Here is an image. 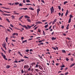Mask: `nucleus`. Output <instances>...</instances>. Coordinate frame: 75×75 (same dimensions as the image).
I'll return each mask as SVG.
<instances>
[{
	"instance_id": "1",
	"label": "nucleus",
	"mask_w": 75,
	"mask_h": 75,
	"mask_svg": "<svg viewBox=\"0 0 75 75\" xmlns=\"http://www.w3.org/2000/svg\"><path fill=\"white\" fill-rule=\"evenodd\" d=\"M19 25H21L22 27H25V28H26V30H27L28 29H30V28H31V26L29 25H27V27L25 25H23L21 23H20Z\"/></svg>"
},
{
	"instance_id": "2",
	"label": "nucleus",
	"mask_w": 75,
	"mask_h": 75,
	"mask_svg": "<svg viewBox=\"0 0 75 75\" xmlns=\"http://www.w3.org/2000/svg\"><path fill=\"white\" fill-rule=\"evenodd\" d=\"M30 67L28 69V71H32V72H34V69L32 68V66H30Z\"/></svg>"
},
{
	"instance_id": "3",
	"label": "nucleus",
	"mask_w": 75,
	"mask_h": 75,
	"mask_svg": "<svg viewBox=\"0 0 75 75\" xmlns=\"http://www.w3.org/2000/svg\"><path fill=\"white\" fill-rule=\"evenodd\" d=\"M50 9L51 11V14L52 13H54V6H52V8H50Z\"/></svg>"
},
{
	"instance_id": "4",
	"label": "nucleus",
	"mask_w": 75,
	"mask_h": 75,
	"mask_svg": "<svg viewBox=\"0 0 75 75\" xmlns=\"http://www.w3.org/2000/svg\"><path fill=\"white\" fill-rule=\"evenodd\" d=\"M44 41L43 40H39V45H44V43L43 42H42Z\"/></svg>"
},
{
	"instance_id": "5",
	"label": "nucleus",
	"mask_w": 75,
	"mask_h": 75,
	"mask_svg": "<svg viewBox=\"0 0 75 75\" xmlns=\"http://www.w3.org/2000/svg\"><path fill=\"white\" fill-rule=\"evenodd\" d=\"M2 56L3 57V58L4 59H5L6 58V55H5V54H3V53H1Z\"/></svg>"
},
{
	"instance_id": "6",
	"label": "nucleus",
	"mask_w": 75,
	"mask_h": 75,
	"mask_svg": "<svg viewBox=\"0 0 75 75\" xmlns=\"http://www.w3.org/2000/svg\"><path fill=\"white\" fill-rule=\"evenodd\" d=\"M28 68H29V66H28V65H25L24 66V68H25V69H27V68L28 69Z\"/></svg>"
},
{
	"instance_id": "7",
	"label": "nucleus",
	"mask_w": 75,
	"mask_h": 75,
	"mask_svg": "<svg viewBox=\"0 0 75 75\" xmlns=\"http://www.w3.org/2000/svg\"><path fill=\"white\" fill-rule=\"evenodd\" d=\"M40 9L39 8H38L37 10V13L38 15V14H39V12L40 11Z\"/></svg>"
},
{
	"instance_id": "8",
	"label": "nucleus",
	"mask_w": 75,
	"mask_h": 75,
	"mask_svg": "<svg viewBox=\"0 0 75 75\" xmlns=\"http://www.w3.org/2000/svg\"><path fill=\"white\" fill-rule=\"evenodd\" d=\"M16 35H18V33H13L12 34V35H13V36H14Z\"/></svg>"
},
{
	"instance_id": "9",
	"label": "nucleus",
	"mask_w": 75,
	"mask_h": 75,
	"mask_svg": "<svg viewBox=\"0 0 75 75\" xmlns=\"http://www.w3.org/2000/svg\"><path fill=\"white\" fill-rule=\"evenodd\" d=\"M33 52V49L30 50H29V52H30V54H32L33 53H31V52Z\"/></svg>"
},
{
	"instance_id": "10",
	"label": "nucleus",
	"mask_w": 75,
	"mask_h": 75,
	"mask_svg": "<svg viewBox=\"0 0 75 75\" xmlns=\"http://www.w3.org/2000/svg\"><path fill=\"white\" fill-rule=\"evenodd\" d=\"M75 65V63H74L73 64H72L71 65H70V68H72L73 66H74Z\"/></svg>"
},
{
	"instance_id": "11",
	"label": "nucleus",
	"mask_w": 75,
	"mask_h": 75,
	"mask_svg": "<svg viewBox=\"0 0 75 75\" xmlns=\"http://www.w3.org/2000/svg\"><path fill=\"white\" fill-rule=\"evenodd\" d=\"M13 13L15 14H17V15H19L20 13H16V11H15L13 12Z\"/></svg>"
},
{
	"instance_id": "12",
	"label": "nucleus",
	"mask_w": 75,
	"mask_h": 75,
	"mask_svg": "<svg viewBox=\"0 0 75 75\" xmlns=\"http://www.w3.org/2000/svg\"><path fill=\"white\" fill-rule=\"evenodd\" d=\"M6 44L5 43H4V44H2V45L3 47H6Z\"/></svg>"
},
{
	"instance_id": "13",
	"label": "nucleus",
	"mask_w": 75,
	"mask_h": 75,
	"mask_svg": "<svg viewBox=\"0 0 75 75\" xmlns=\"http://www.w3.org/2000/svg\"><path fill=\"white\" fill-rule=\"evenodd\" d=\"M68 10H67V11L66 13L65 14V16H66V17H67V15H68Z\"/></svg>"
},
{
	"instance_id": "14",
	"label": "nucleus",
	"mask_w": 75,
	"mask_h": 75,
	"mask_svg": "<svg viewBox=\"0 0 75 75\" xmlns=\"http://www.w3.org/2000/svg\"><path fill=\"white\" fill-rule=\"evenodd\" d=\"M42 23L41 22V21H38L36 22V24H42Z\"/></svg>"
},
{
	"instance_id": "15",
	"label": "nucleus",
	"mask_w": 75,
	"mask_h": 75,
	"mask_svg": "<svg viewBox=\"0 0 75 75\" xmlns=\"http://www.w3.org/2000/svg\"><path fill=\"white\" fill-rule=\"evenodd\" d=\"M39 68L40 69H43V68L41 67V66L39 65Z\"/></svg>"
},
{
	"instance_id": "16",
	"label": "nucleus",
	"mask_w": 75,
	"mask_h": 75,
	"mask_svg": "<svg viewBox=\"0 0 75 75\" xmlns=\"http://www.w3.org/2000/svg\"><path fill=\"white\" fill-rule=\"evenodd\" d=\"M22 42H23V43H24V42H26V43H27V40H25L24 41H22Z\"/></svg>"
},
{
	"instance_id": "17",
	"label": "nucleus",
	"mask_w": 75,
	"mask_h": 75,
	"mask_svg": "<svg viewBox=\"0 0 75 75\" xmlns=\"http://www.w3.org/2000/svg\"><path fill=\"white\" fill-rule=\"evenodd\" d=\"M52 40H55L57 39V38H54V37H53L52 38Z\"/></svg>"
},
{
	"instance_id": "18",
	"label": "nucleus",
	"mask_w": 75,
	"mask_h": 75,
	"mask_svg": "<svg viewBox=\"0 0 75 75\" xmlns=\"http://www.w3.org/2000/svg\"><path fill=\"white\" fill-rule=\"evenodd\" d=\"M26 20H27V21H28V22H29V23H31V20H30V19L28 18L26 19Z\"/></svg>"
},
{
	"instance_id": "19",
	"label": "nucleus",
	"mask_w": 75,
	"mask_h": 75,
	"mask_svg": "<svg viewBox=\"0 0 75 75\" xmlns=\"http://www.w3.org/2000/svg\"><path fill=\"white\" fill-rule=\"evenodd\" d=\"M69 24H68L67 28H66V29L67 30H68V29H69Z\"/></svg>"
},
{
	"instance_id": "20",
	"label": "nucleus",
	"mask_w": 75,
	"mask_h": 75,
	"mask_svg": "<svg viewBox=\"0 0 75 75\" xmlns=\"http://www.w3.org/2000/svg\"><path fill=\"white\" fill-rule=\"evenodd\" d=\"M18 53L19 54V55H21V57H23V56L22 54H21V52H18Z\"/></svg>"
},
{
	"instance_id": "21",
	"label": "nucleus",
	"mask_w": 75,
	"mask_h": 75,
	"mask_svg": "<svg viewBox=\"0 0 75 75\" xmlns=\"http://www.w3.org/2000/svg\"><path fill=\"white\" fill-rule=\"evenodd\" d=\"M69 18L70 19H71V18H72V17H73V16H72V15L71 14V15H69Z\"/></svg>"
},
{
	"instance_id": "22",
	"label": "nucleus",
	"mask_w": 75,
	"mask_h": 75,
	"mask_svg": "<svg viewBox=\"0 0 75 75\" xmlns=\"http://www.w3.org/2000/svg\"><path fill=\"white\" fill-rule=\"evenodd\" d=\"M25 18H30L29 16H25Z\"/></svg>"
},
{
	"instance_id": "23",
	"label": "nucleus",
	"mask_w": 75,
	"mask_h": 75,
	"mask_svg": "<svg viewBox=\"0 0 75 75\" xmlns=\"http://www.w3.org/2000/svg\"><path fill=\"white\" fill-rule=\"evenodd\" d=\"M6 68H10V65H7L6 67Z\"/></svg>"
},
{
	"instance_id": "24",
	"label": "nucleus",
	"mask_w": 75,
	"mask_h": 75,
	"mask_svg": "<svg viewBox=\"0 0 75 75\" xmlns=\"http://www.w3.org/2000/svg\"><path fill=\"white\" fill-rule=\"evenodd\" d=\"M24 17V16H21L19 18V20H21V19H22Z\"/></svg>"
},
{
	"instance_id": "25",
	"label": "nucleus",
	"mask_w": 75,
	"mask_h": 75,
	"mask_svg": "<svg viewBox=\"0 0 75 75\" xmlns=\"http://www.w3.org/2000/svg\"><path fill=\"white\" fill-rule=\"evenodd\" d=\"M3 11L5 12V13H11L10 12H8V11Z\"/></svg>"
},
{
	"instance_id": "26",
	"label": "nucleus",
	"mask_w": 75,
	"mask_h": 75,
	"mask_svg": "<svg viewBox=\"0 0 75 75\" xmlns=\"http://www.w3.org/2000/svg\"><path fill=\"white\" fill-rule=\"evenodd\" d=\"M71 19H70L69 18V20L68 21V23H71Z\"/></svg>"
},
{
	"instance_id": "27",
	"label": "nucleus",
	"mask_w": 75,
	"mask_h": 75,
	"mask_svg": "<svg viewBox=\"0 0 75 75\" xmlns=\"http://www.w3.org/2000/svg\"><path fill=\"white\" fill-rule=\"evenodd\" d=\"M26 1L27 3H30V0H26Z\"/></svg>"
},
{
	"instance_id": "28",
	"label": "nucleus",
	"mask_w": 75,
	"mask_h": 75,
	"mask_svg": "<svg viewBox=\"0 0 75 75\" xmlns=\"http://www.w3.org/2000/svg\"><path fill=\"white\" fill-rule=\"evenodd\" d=\"M48 24H47V25H46L45 26V28H47V27H48Z\"/></svg>"
},
{
	"instance_id": "29",
	"label": "nucleus",
	"mask_w": 75,
	"mask_h": 75,
	"mask_svg": "<svg viewBox=\"0 0 75 75\" xmlns=\"http://www.w3.org/2000/svg\"><path fill=\"white\" fill-rule=\"evenodd\" d=\"M35 71H36V72H39V70L37 69H35Z\"/></svg>"
},
{
	"instance_id": "30",
	"label": "nucleus",
	"mask_w": 75,
	"mask_h": 75,
	"mask_svg": "<svg viewBox=\"0 0 75 75\" xmlns=\"http://www.w3.org/2000/svg\"><path fill=\"white\" fill-rule=\"evenodd\" d=\"M6 20H7V21L8 22V23H10V20H9V19H6Z\"/></svg>"
},
{
	"instance_id": "31",
	"label": "nucleus",
	"mask_w": 75,
	"mask_h": 75,
	"mask_svg": "<svg viewBox=\"0 0 75 75\" xmlns=\"http://www.w3.org/2000/svg\"><path fill=\"white\" fill-rule=\"evenodd\" d=\"M8 40V37H6V42H7Z\"/></svg>"
},
{
	"instance_id": "32",
	"label": "nucleus",
	"mask_w": 75,
	"mask_h": 75,
	"mask_svg": "<svg viewBox=\"0 0 75 75\" xmlns=\"http://www.w3.org/2000/svg\"><path fill=\"white\" fill-rule=\"evenodd\" d=\"M11 17H12L13 19H14V18H15V16L13 15Z\"/></svg>"
},
{
	"instance_id": "33",
	"label": "nucleus",
	"mask_w": 75,
	"mask_h": 75,
	"mask_svg": "<svg viewBox=\"0 0 75 75\" xmlns=\"http://www.w3.org/2000/svg\"><path fill=\"white\" fill-rule=\"evenodd\" d=\"M64 67H65V65H62L61 67V68H64Z\"/></svg>"
},
{
	"instance_id": "34",
	"label": "nucleus",
	"mask_w": 75,
	"mask_h": 75,
	"mask_svg": "<svg viewBox=\"0 0 75 75\" xmlns=\"http://www.w3.org/2000/svg\"><path fill=\"white\" fill-rule=\"evenodd\" d=\"M58 7L59 9V10H61V6H58Z\"/></svg>"
},
{
	"instance_id": "35",
	"label": "nucleus",
	"mask_w": 75,
	"mask_h": 75,
	"mask_svg": "<svg viewBox=\"0 0 75 75\" xmlns=\"http://www.w3.org/2000/svg\"><path fill=\"white\" fill-rule=\"evenodd\" d=\"M15 4L16 5H18V4H19V2H16Z\"/></svg>"
},
{
	"instance_id": "36",
	"label": "nucleus",
	"mask_w": 75,
	"mask_h": 75,
	"mask_svg": "<svg viewBox=\"0 0 75 75\" xmlns=\"http://www.w3.org/2000/svg\"><path fill=\"white\" fill-rule=\"evenodd\" d=\"M68 3V1H65L64 2V5H65V4H66V3Z\"/></svg>"
},
{
	"instance_id": "37",
	"label": "nucleus",
	"mask_w": 75,
	"mask_h": 75,
	"mask_svg": "<svg viewBox=\"0 0 75 75\" xmlns=\"http://www.w3.org/2000/svg\"><path fill=\"white\" fill-rule=\"evenodd\" d=\"M41 38V37H38L37 38H36V39H37L38 40H40V39H38V38Z\"/></svg>"
},
{
	"instance_id": "38",
	"label": "nucleus",
	"mask_w": 75,
	"mask_h": 75,
	"mask_svg": "<svg viewBox=\"0 0 75 75\" xmlns=\"http://www.w3.org/2000/svg\"><path fill=\"white\" fill-rule=\"evenodd\" d=\"M66 61H69V59H68V58H66Z\"/></svg>"
},
{
	"instance_id": "39",
	"label": "nucleus",
	"mask_w": 75,
	"mask_h": 75,
	"mask_svg": "<svg viewBox=\"0 0 75 75\" xmlns=\"http://www.w3.org/2000/svg\"><path fill=\"white\" fill-rule=\"evenodd\" d=\"M57 21V19L56 18L54 20V22L55 23V22H56V21Z\"/></svg>"
},
{
	"instance_id": "40",
	"label": "nucleus",
	"mask_w": 75,
	"mask_h": 75,
	"mask_svg": "<svg viewBox=\"0 0 75 75\" xmlns=\"http://www.w3.org/2000/svg\"><path fill=\"white\" fill-rule=\"evenodd\" d=\"M1 8H4L5 9H6V7L1 6Z\"/></svg>"
},
{
	"instance_id": "41",
	"label": "nucleus",
	"mask_w": 75,
	"mask_h": 75,
	"mask_svg": "<svg viewBox=\"0 0 75 75\" xmlns=\"http://www.w3.org/2000/svg\"><path fill=\"white\" fill-rule=\"evenodd\" d=\"M25 51L26 52H29V50L28 49L26 50H25Z\"/></svg>"
},
{
	"instance_id": "42",
	"label": "nucleus",
	"mask_w": 75,
	"mask_h": 75,
	"mask_svg": "<svg viewBox=\"0 0 75 75\" xmlns=\"http://www.w3.org/2000/svg\"><path fill=\"white\" fill-rule=\"evenodd\" d=\"M62 52H64V53H66V52L65 51V50H62Z\"/></svg>"
},
{
	"instance_id": "43",
	"label": "nucleus",
	"mask_w": 75,
	"mask_h": 75,
	"mask_svg": "<svg viewBox=\"0 0 75 75\" xmlns=\"http://www.w3.org/2000/svg\"><path fill=\"white\" fill-rule=\"evenodd\" d=\"M29 9H30V10H34V8H29Z\"/></svg>"
},
{
	"instance_id": "44",
	"label": "nucleus",
	"mask_w": 75,
	"mask_h": 75,
	"mask_svg": "<svg viewBox=\"0 0 75 75\" xmlns=\"http://www.w3.org/2000/svg\"><path fill=\"white\" fill-rule=\"evenodd\" d=\"M52 48L53 50H57V48H56L55 47H52Z\"/></svg>"
},
{
	"instance_id": "45",
	"label": "nucleus",
	"mask_w": 75,
	"mask_h": 75,
	"mask_svg": "<svg viewBox=\"0 0 75 75\" xmlns=\"http://www.w3.org/2000/svg\"><path fill=\"white\" fill-rule=\"evenodd\" d=\"M43 35H45V32L44 31H43Z\"/></svg>"
},
{
	"instance_id": "46",
	"label": "nucleus",
	"mask_w": 75,
	"mask_h": 75,
	"mask_svg": "<svg viewBox=\"0 0 75 75\" xmlns=\"http://www.w3.org/2000/svg\"><path fill=\"white\" fill-rule=\"evenodd\" d=\"M21 62H24V59H21Z\"/></svg>"
},
{
	"instance_id": "47",
	"label": "nucleus",
	"mask_w": 75,
	"mask_h": 75,
	"mask_svg": "<svg viewBox=\"0 0 75 75\" xmlns=\"http://www.w3.org/2000/svg\"><path fill=\"white\" fill-rule=\"evenodd\" d=\"M26 6H28V5H31V6H32V4H26Z\"/></svg>"
},
{
	"instance_id": "48",
	"label": "nucleus",
	"mask_w": 75,
	"mask_h": 75,
	"mask_svg": "<svg viewBox=\"0 0 75 75\" xmlns=\"http://www.w3.org/2000/svg\"><path fill=\"white\" fill-rule=\"evenodd\" d=\"M41 1L42 2H43V3H45V2L44 1V0H41Z\"/></svg>"
},
{
	"instance_id": "49",
	"label": "nucleus",
	"mask_w": 75,
	"mask_h": 75,
	"mask_svg": "<svg viewBox=\"0 0 75 75\" xmlns=\"http://www.w3.org/2000/svg\"><path fill=\"white\" fill-rule=\"evenodd\" d=\"M35 68H38V64H37L35 66Z\"/></svg>"
},
{
	"instance_id": "50",
	"label": "nucleus",
	"mask_w": 75,
	"mask_h": 75,
	"mask_svg": "<svg viewBox=\"0 0 75 75\" xmlns=\"http://www.w3.org/2000/svg\"><path fill=\"white\" fill-rule=\"evenodd\" d=\"M68 74V72H67V73H66L65 74V75H67Z\"/></svg>"
},
{
	"instance_id": "51",
	"label": "nucleus",
	"mask_w": 75,
	"mask_h": 75,
	"mask_svg": "<svg viewBox=\"0 0 75 75\" xmlns=\"http://www.w3.org/2000/svg\"><path fill=\"white\" fill-rule=\"evenodd\" d=\"M11 50H8L9 53H10V52H11Z\"/></svg>"
},
{
	"instance_id": "52",
	"label": "nucleus",
	"mask_w": 75,
	"mask_h": 75,
	"mask_svg": "<svg viewBox=\"0 0 75 75\" xmlns=\"http://www.w3.org/2000/svg\"><path fill=\"white\" fill-rule=\"evenodd\" d=\"M14 63L15 62L16 63H18V62L17 60H15V61H14Z\"/></svg>"
},
{
	"instance_id": "53",
	"label": "nucleus",
	"mask_w": 75,
	"mask_h": 75,
	"mask_svg": "<svg viewBox=\"0 0 75 75\" xmlns=\"http://www.w3.org/2000/svg\"><path fill=\"white\" fill-rule=\"evenodd\" d=\"M24 58H27V59H28V57H27L26 56H25Z\"/></svg>"
},
{
	"instance_id": "54",
	"label": "nucleus",
	"mask_w": 75,
	"mask_h": 75,
	"mask_svg": "<svg viewBox=\"0 0 75 75\" xmlns=\"http://www.w3.org/2000/svg\"><path fill=\"white\" fill-rule=\"evenodd\" d=\"M19 6H23V5L21 3L19 4Z\"/></svg>"
},
{
	"instance_id": "55",
	"label": "nucleus",
	"mask_w": 75,
	"mask_h": 75,
	"mask_svg": "<svg viewBox=\"0 0 75 75\" xmlns=\"http://www.w3.org/2000/svg\"><path fill=\"white\" fill-rule=\"evenodd\" d=\"M62 29H64V26H62Z\"/></svg>"
},
{
	"instance_id": "56",
	"label": "nucleus",
	"mask_w": 75,
	"mask_h": 75,
	"mask_svg": "<svg viewBox=\"0 0 75 75\" xmlns=\"http://www.w3.org/2000/svg\"><path fill=\"white\" fill-rule=\"evenodd\" d=\"M22 74H23V73L24 72V71H23V70H22L21 71Z\"/></svg>"
},
{
	"instance_id": "57",
	"label": "nucleus",
	"mask_w": 75,
	"mask_h": 75,
	"mask_svg": "<svg viewBox=\"0 0 75 75\" xmlns=\"http://www.w3.org/2000/svg\"><path fill=\"white\" fill-rule=\"evenodd\" d=\"M67 69H68V67H67L65 69V70L64 71H67Z\"/></svg>"
},
{
	"instance_id": "58",
	"label": "nucleus",
	"mask_w": 75,
	"mask_h": 75,
	"mask_svg": "<svg viewBox=\"0 0 75 75\" xmlns=\"http://www.w3.org/2000/svg\"><path fill=\"white\" fill-rule=\"evenodd\" d=\"M7 14L4 13H3L2 14L3 15V16H6V14Z\"/></svg>"
},
{
	"instance_id": "59",
	"label": "nucleus",
	"mask_w": 75,
	"mask_h": 75,
	"mask_svg": "<svg viewBox=\"0 0 75 75\" xmlns=\"http://www.w3.org/2000/svg\"><path fill=\"white\" fill-rule=\"evenodd\" d=\"M6 16H10V14H6Z\"/></svg>"
},
{
	"instance_id": "60",
	"label": "nucleus",
	"mask_w": 75,
	"mask_h": 75,
	"mask_svg": "<svg viewBox=\"0 0 75 75\" xmlns=\"http://www.w3.org/2000/svg\"><path fill=\"white\" fill-rule=\"evenodd\" d=\"M10 26H11V27H13V25H12V24H11L10 25Z\"/></svg>"
},
{
	"instance_id": "61",
	"label": "nucleus",
	"mask_w": 75,
	"mask_h": 75,
	"mask_svg": "<svg viewBox=\"0 0 75 75\" xmlns=\"http://www.w3.org/2000/svg\"><path fill=\"white\" fill-rule=\"evenodd\" d=\"M23 2L24 3H25V0H23Z\"/></svg>"
},
{
	"instance_id": "62",
	"label": "nucleus",
	"mask_w": 75,
	"mask_h": 75,
	"mask_svg": "<svg viewBox=\"0 0 75 75\" xmlns=\"http://www.w3.org/2000/svg\"><path fill=\"white\" fill-rule=\"evenodd\" d=\"M56 66H58L59 65V63H56Z\"/></svg>"
},
{
	"instance_id": "63",
	"label": "nucleus",
	"mask_w": 75,
	"mask_h": 75,
	"mask_svg": "<svg viewBox=\"0 0 75 75\" xmlns=\"http://www.w3.org/2000/svg\"><path fill=\"white\" fill-rule=\"evenodd\" d=\"M37 28H38V27H36L35 28L34 30H36V29H37Z\"/></svg>"
},
{
	"instance_id": "64",
	"label": "nucleus",
	"mask_w": 75,
	"mask_h": 75,
	"mask_svg": "<svg viewBox=\"0 0 75 75\" xmlns=\"http://www.w3.org/2000/svg\"><path fill=\"white\" fill-rule=\"evenodd\" d=\"M28 9V8H24L23 10H27Z\"/></svg>"
}]
</instances>
